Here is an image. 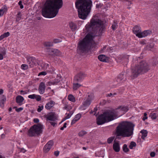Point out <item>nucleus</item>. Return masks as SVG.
I'll use <instances>...</instances> for the list:
<instances>
[{"label": "nucleus", "instance_id": "79ce46f5", "mask_svg": "<svg viewBox=\"0 0 158 158\" xmlns=\"http://www.w3.org/2000/svg\"><path fill=\"white\" fill-rule=\"evenodd\" d=\"M116 95H117V93H114L113 94L110 93L106 94V96L107 97H110Z\"/></svg>", "mask_w": 158, "mask_h": 158}, {"label": "nucleus", "instance_id": "a18cd8bd", "mask_svg": "<svg viewBox=\"0 0 158 158\" xmlns=\"http://www.w3.org/2000/svg\"><path fill=\"white\" fill-rule=\"evenodd\" d=\"M60 81V80L57 79H55L53 81V84L55 85H56L58 82Z\"/></svg>", "mask_w": 158, "mask_h": 158}, {"label": "nucleus", "instance_id": "4468645a", "mask_svg": "<svg viewBox=\"0 0 158 158\" xmlns=\"http://www.w3.org/2000/svg\"><path fill=\"white\" fill-rule=\"evenodd\" d=\"M126 79L125 75H124V74L121 73L118 76L117 79V81L118 83H120L126 81Z\"/></svg>", "mask_w": 158, "mask_h": 158}, {"label": "nucleus", "instance_id": "f3484780", "mask_svg": "<svg viewBox=\"0 0 158 158\" xmlns=\"http://www.w3.org/2000/svg\"><path fill=\"white\" fill-rule=\"evenodd\" d=\"M24 100L23 97L20 95H18L16 98V102L20 106L22 104V102Z\"/></svg>", "mask_w": 158, "mask_h": 158}, {"label": "nucleus", "instance_id": "6ab92c4d", "mask_svg": "<svg viewBox=\"0 0 158 158\" xmlns=\"http://www.w3.org/2000/svg\"><path fill=\"white\" fill-rule=\"evenodd\" d=\"M113 149L115 152H118L120 151V145L118 143L114 142L113 144Z\"/></svg>", "mask_w": 158, "mask_h": 158}, {"label": "nucleus", "instance_id": "c9c22d12", "mask_svg": "<svg viewBox=\"0 0 158 158\" xmlns=\"http://www.w3.org/2000/svg\"><path fill=\"white\" fill-rule=\"evenodd\" d=\"M22 69L24 70H26L28 68V66L26 64H23L21 65Z\"/></svg>", "mask_w": 158, "mask_h": 158}, {"label": "nucleus", "instance_id": "f704fd0d", "mask_svg": "<svg viewBox=\"0 0 158 158\" xmlns=\"http://www.w3.org/2000/svg\"><path fill=\"white\" fill-rule=\"evenodd\" d=\"M114 139V137H111L107 139V142L108 143H110L112 142Z\"/></svg>", "mask_w": 158, "mask_h": 158}, {"label": "nucleus", "instance_id": "bf43d9fd", "mask_svg": "<svg viewBox=\"0 0 158 158\" xmlns=\"http://www.w3.org/2000/svg\"><path fill=\"white\" fill-rule=\"evenodd\" d=\"M77 121V120L75 118H74L72 121L71 122V124H73L76 123V122Z\"/></svg>", "mask_w": 158, "mask_h": 158}, {"label": "nucleus", "instance_id": "1a4fd4ad", "mask_svg": "<svg viewBox=\"0 0 158 158\" xmlns=\"http://www.w3.org/2000/svg\"><path fill=\"white\" fill-rule=\"evenodd\" d=\"M27 64L31 67H33L34 65H36L38 64L40 65V63L38 62V61L36 60L34 57L30 56L27 57Z\"/></svg>", "mask_w": 158, "mask_h": 158}, {"label": "nucleus", "instance_id": "4be33fe9", "mask_svg": "<svg viewBox=\"0 0 158 158\" xmlns=\"http://www.w3.org/2000/svg\"><path fill=\"white\" fill-rule=\"evenodd\" d=\"M69 27L73 31H75L77 29V26L76 24L73 22H71L69 23Z\"/></svg>", "mask_w": 158, "mask_h": 158}, {"label": "nucleus", "instance_id": "2eb2a0df", "mask_svg": "<svg viewBox=\"0 0 158 158\" xmlns=\"http://www.w3.org/2000/svg\"><path fill=\"white\" fill-rule=\"evenodd\" d=\"M151 33V31L150 30H145L143 32H141L140 34L137 35L138 37L139 38L144 37L145 36L150 35Z\"/></svg>", "mask_w": 158, "mask_h": 158}, {"label": "nucleus", "instance_id": "473e14b6", "mask_svg": "<svg viewBox=\"0 0 158 158\" xmlns=\"http://www.w3.org/2000/svg\"><path fill=\"white\" fill-rule=\"evenodd\" d=\"M86 134L87 132L86 131H81L78 133V135L80 137H82Z\"/></svg>", "mask_w": 158, "mask_h": 158}, {"label": "nucleus", "instance_id": "a211bd4d", "mask_svg": "<svg viewBox=\"0 0 158 158\" xmlns=\"http://www.w3.org/2000/svg\"><path fill=\"white\" fill-rule=\"evenodd\" d=\"M133 31L136 35L138 37L137 35L140 34L141 32L140 27L137 26H135L133 28Z\"/></svg>", "mask_w": 158, "mask_h": 158}, {"label": "nucleus", "instance_id": "cd10ccee", "mask_svg": "<svg viewBox=\"0 0 158 158\" xmlns=\"http://www.w3.org/2000/svg\"><path fill=\"white\" fill-rule=\"evenodd\" d=\"M39 63H40V65L42 68L45 67L46 68H47L48 67H49L48 64H46L45 63H44L42 61H39Z\"/></svg>", "mask_w": 158, "mask_h": 158}, {"label": "nucleus", "instance_id": "9d476101", "mask_svg": "<svg viewBox=\"0 0 158 158\" xmlns=\"http://www.w3.org/2000/svg\"><path fill=\"white\" fill-rule=\"evenodd\" d=\"M86 76V74L84 73L80 72L75 76L73 81L74 82H81Z\"/></svg>", "mask_w": 158, "mask_h": 158}, {"label": "nucleus", "instance_id": "0eeeda50", "mask_svg": "<svg viewBox=\"0 0 158 158\" xmlns=\"http://www.w3.org/2000/svg\"><path fill=\"white\" fill-rule=\"evenodd\" d=\"M43 125L40 124L34 125L32 126L28 131V135L30 137L38 135L42 133Z\"/></svg>", "mask_w": 158, "mask_h": 158}, {"label": "nucleus", "instance_id": "6e6552de", "mask_svg": "<svg viewBox=\"0 0 158 158\" xmlns=\"http://www.w3.org/2000/svg\"><path fill=\"white\" fill-rule=\"evenodd\" d=\"M87 97L85 98L83 102L81 107H86L89 106L91 104V101L94 98V95L93 93H88Z\"/></svg>", "mask_w": 158, "mask_h": 158}, {"label": "nucleus", "instance_id": "49530a36", "mask_svg": "<svg viewBox=\"0 0 158 158\" xmlns=\"http://www.w3.org/2000/svg\"><path fill=\"white\" fill-rule=\"evenodd\" d=\"M38 101H39L41 100V97L40 95H36V98H35Z\"/></svg>", "mask_w": 158, "mask_h": 158}, {"label": "nucleus", "instance_id": "7c9ffc66", "mask_svg": "<svg viewBox=\"0 0 158 158\" xmlns=\"http://www.w3.org/2000/svg\"><path fill=\"white\" fill-rule=\"evenodd\" d=\"M53 45L52 44V43L49 42H45L44 43V46L47 48L48 47L52 46Z\"/></svg>", "mask_w": 158, "mask_h": 158}, {"label": "nucleus", "instance_id": "aec40b11", "mask_svg": "<svg viewBox=\"0 0 158 158\" xmlns=\"http://www.w3.org/2000/svg\"><path fill=\"white\" fill-rule=\"evenodd\" d=\"M6 97L3 95H0V106L3 107L4 106V102L6 101Z\"/></svg>", "mask_w": 158, "mask_h": 158}, {"label": "nucleus", "instance_id": "5fc2aeb1", "mask_svg": "<svg viewBox=\"0 0 158 158\" xmlns=\"http://www.w3.org/2000/svg\"><path fill=\"white\" fill-rule=\"evenodd\" d=\"M23 110V108L20 107L17 109H16V110L17 112H19L20 111L22 110Z\"/></svg>", "mask_w": 158, "mask_h": 158}, {"label": "nucleus", "instance_id": "20e7f679", "mask_svg": "<svg viewBox=\"0 0 158 158\" xmlns=\"http://www.w3.org/2000/svg\"><path fill=\"white\" fill-rule=\"evenodd\" d=\"M135 125L130 122H124L119 123L116 127L115 135L116 137H129L133 134Z\"/></svg>", "mask_w": 158, "mask_h": 158}, {"label": "nucleus", "instance_id": "f03ea898", "mask_svg": "<svg viewBox=\"0 0 158 158\" xmlns=\"http://www.w3.org/2000/svg\"><path fill=\"white\" fill-rule=\"evenodd\" d=\"M63 5L62 0H47L42 9V15L46 18L55 17Z\"/></svg>", "mask_w": 158, "mask_h": 158}, {"label": "nucleus", "instance_id": "a878e982", "mask_svg": "<svg viewBox=\"0 0 158 158\" xmlns=\"http://www.w3.org/2000/svg\"><path fill=\"white\" fill-rule=\"evenodd\" d=\"M158 115L156 113H151L149 117L152 119L154 120L156 118Z\"/></svg>", "mask_w": 158, "mask_h": 158}, {"label": "nucleus", "instance_id": "603ef678", "mask_svg": "<svg viewBox=\"0 0 158 158\" xmlns=\"http://www.w3.org/2000/svg\"><path fill=\"white\" fill-rule=\"evenodd\" d=\"M50 124L53 127H54L56 125H57V123L55 122L54 121L53 122H50Z\"/></svg>", "mask_w": 158, "mask_h": 158}, {"label": "nucleus", "instance_id": "338daca9", "mask_svg": "<svg viewBox=\"0 0 158 158\" xmlns=\"http://www.w3.org/2000/svg\"><path fill=\"white\" fill-rule=\"evenodd\" d=\"M3 93V90L2 89H0V94H2Z\"/></svg>", "mask_w": 158, "mask_h": 158}, {"label": "nucleus", "instance_id": "3c124183", "mask_svg": "<svg viewBox=\"0 0 158 158\" xmlns=\"http://www.w3.org/2000/svg\"><path fill=\"white\" fill-rule=\"evenodd\" d=\"M20 94L21 95H24L26 94L27 93L25 91H24L23 90H21L20 91Z\"/></svg>", "mask_w": 158, "mask_h": 158}, {"label": "nucleus", "instance_id": "58836bf2", "mask_svg": "<svg viewBox=\"0 0 158 158\" xmlns=\"http://www.w3.org/2000/svg\"><path fill=\"white\" fill-rule=\"evenodd\" d=\"M36 95L35 94H33L28 95V98L31 99H34L36 98Z\"/></svg>", "mask_w": 158, "mask_h": 158}, {"label": "nucleus", "instance_id": "5701e85b", "mask_svg": "<svg viewBox=\"0 0 158 158\" xmlns=\"http://www.w3.org/2000/svg\"><path fill=\"white\" fill-rule=\"evenodd\" d=\"M98 59L100 61L106 62L107 60L106 56L104 55H100L98 57Z\"/></svg>", "mask_w": 158, "mask_h": 158}, {"label": "nucleus", "instance_id": "37998d69", "mask_svg": "<svg viewBox=\"0 0 158 158\" xmlns=\"http://www.w3.org/2000/svg\"><path fill=\"white\" fill-rule=\"evenodd\" d=\"M72 113H69L68 114L67 116L65 117V119H67L69 118L72 115Z\"/></svg>", "mask_w": 158, "mask_h": 158}, {"label": "nucleus", "instance_id": "c756f323", "mask_svg": "<svg viewBox=\"0 0 158 158\" xmlns=\"http://www.w3.org/2000/svg\"><path fill=\"white\" fill-rule=\"evenodd\" d=\"M123 152H127L129 151L128 148L127 147V145L126 144H124L123 145Z\"/></svg>", "mask_w": 158, "mask_h": 158}, {"label": "nucleus", "instance_id": "423d86ee", "mask_svg": "<svg viewBox=\"0 0 158 158\" xmlns=\"http://www.w3.org/2000/svg\"><path fill=\"white\" fill-rule=\"evenodd\" d=\"M117 111L114 110H107L98 117L97 123L98 125H101L112 121L117 116Z\"/></svg>", "mask_w": 158, "mask_h": 158}, {"label": "nucleus", "instance_id": "864d4df0", "mask_svg": "<svg viewBox=\"0 0 158 158\" xmlns=\"http://www.w3.org/2000/svg\"><path fill=\"white\" fill-rule=\"evenodd\" d=\"M59 153H60L59 151H55L54 152V155L56 156H58L59 155Z\"/></svg>", "mask_w": 158, "mask_h": 158}, {"label": "nucleus", "instance_id": "e433bc0d", "mask_svg": "<svg viewBox=\"0 0 158 158\" xmlns=\"http://www.w3.org/2000/svg\"><path fill=\"white\" fill-rule=\"evenodd\" d=\"M21 13L20 12H19L17 15L16 20L17 21H19L21 18V16L20 15Z\"/></svg>", "mask_w": 158, "mask_h": 158}, {"label": "nucleus", "instance_id": "6e6d98bb", "mask_svg": "<svg viewBox=\"0 0 158 158\" xmlns=\"http://www.w3.org/2000/svg\"><path fill=\"white\" fill-rule=\"evenodd\" d=\"M150 155L152 157H154L155 156V153L154 152H151Z\"/></svg>", "mask_w": 158, "mask_h": 158}, {"label": "nucleus", "instance_id": "c85d7f7f", "mask_svg": "<svg viewBox=\"0 0 158 158\" xmlns=\"http://www.w3.org/2000/svg\"><path fill=\"white\" fill-rule=\"evenodd\" d=\"M68 99L69 101L73 102H75L76 101L74 97L72 94H69V95Z\"/></svg>", "mask_w": 158, "mask_h": 158}, {"label": "nucleus", "instance_id": "39448f33", "mask_svg": "<svg viewBox=\"0 0 158 158\" xmlns=\"http://www.w3.org/2000/svg\"><path fill=\"white\" fill-rule=\"evenodd\" d=\"M150 69V66L148 63L145 61H141L132 68L131 77L132 79H135L139 75L147 73Z\"/></svg>", "mask_w": 158, "mask_h": 158}, {"label": "nucleus", "instance_id": "72a5a7b5", "mask_svg": "<svg viewBox=\"0 0 158 158\" xmlns=\"http://www.w3.org/2000/svg\"><path fill=\"white\" fill-rule=\"evenodd\" d=\"M136 146V143L135 142L132 141L130 143V145L129 147L130 149H132L133 147H135Z\"/></svg>", "mask_w": 158, "mask_h": 158}, {"label": "nucleus", "instance_id": "de8ad7c7", "mask_svg": "<svg viewBox=\"0 0 158 158\" xmlns=\"http://www.w3.org/2000/svg\"><path fill=\"white\" fill-rule=\"evenodd\" d=\"M47 73L46 72L43 71L40 73L38 74V76L40 75H46Z\"/></svg>", "mask_w": 158, "mask_h": 158}, {"label": "nucleus", "instance_id": "052dcab7", "mask_svg": "<svg viewBox=\"0 0 158 158\" xmlns=\"http://www.w3.org/2000/svg\"><path fill=\"white\" fill-rule=\"evenodd\" d=\"M33 121L35 123H38L39 122V120L38 118H35L34 119Z\"/></svg>", "mask_w": 158, "mask_h": 158}, {"label": "nucleus", "instance_id": "ddd939ff", "mask_svg": "<svg viewBox=\"0 0 158 158\" xmlns=\"http://www.w3.org/2000/svg\"><path fill=\"white\" fill-rule=\"evenodd\" d=\"M53 144V141L50 140L45 145L44 148V151L45 153L48 152L51 149Z\"/></svg>", "mask_w": 158, "mask_h": 158}, {"label": "nucleus", "instance_id": "680f3d73", "mask_svg": "<svg viewBox=\"0 0 158 158\" xmlns=\"http://www.w3.org/2000/svg\"><path fill=\"white\" fill-rule=\"evenodd\" d=\"M20 151L21 152L23 153H24L26 152V150L24 149V148H22L21 149Z\"/></svg>", "mask_w": 158, "mask_h": 158}, {"label": "nucleus", "instance_id": "412c9836", "mask_svg": "<svg viewBox=\"0 0 158 158\" xmlns=\"http://www.w3.org/2000/svg\"><path fill=\"white\" fill-rule=\"evenodd\" d=\"M55 103L54 101H51L46 104L45 106V108L47 110H50L53 107L55 104Z\"/></svg>", "mask_w": 158, "mask_h": 158}, {"label": "nucleus", "instance_id": "8fccbe9b", "mask_svg": "<svg viewBox=\"0 0 158 158\" xmlns=\"http://www.w3.org/2000/svg\"><path fill=\"white\" fill-rule=\"evenodd\" d=\"M147 114L146 113H144V117L142 118V120L143 121L145 120L146 119H147Z\"/></svg>", "mask_w": 158, "mask_h": 158}, {"label": "nucleus", "instance_id": "4c0bfd02", "mask_svg": "<svg viewBox=\"0 0 158 158\" xmlns=\"http://www.w3.org/2000/svg\"><path fill=\"white\" fill-rule=\"evenodd\" d=\"M81 114H78L75 115V117L74 118L76 119L77 120V121H78L80 119V118L81 117Z\"/></svg>", "mask_w": 158, "mask_h": 158}, {"label": "nucleus", "instance_id": "69168bd1", "mask_svg": "<svg viewBox=\"0 0 158 158\" xmlns=\"http://www.w3.org/2000/svg\"><path fill=\"white\" fill-rule=\"evenodd\" d=\"M3 55L0 53V60H2L3 59Z\"/></svg>", "mask_w": 158, "mask_h": 158}, {"label": "nucleus", "instance_id": "2f4dec72", "mask_svg": "<svg viewBox=\"0 0 158 158\" xmlns=\"http://www.w3.org/2000/svg\"><path fill=\"white\" fill-rule=\"evenodd\" d=\"M118 27L117 23L115 21H114L113 23L111 26L112 29L113 30H115Z\"/></svg>", "mask_w": 158, "mask_h": 158}, {"label": "nucleus", "instance_id": "9b49d317", "mask_svg": "<svg viewBox=\"0 0 158 158\" xmlns=\"http://www.w3.org/2000/svg\"><path fill=\"white\" fill-rule=\"evenodd\" d=\"M45 118L47 120L55 121L57 120V116L54 112H51L47 114Z\"/></svg>", "mask_w": 158, "mask_h": 158}, {"label": "nucleus", "instance_id": "7ed1b4c3", "mask_svg": "<svg viewBox=\"0 0 158 158\" xmlns=\"http://www.w3.org/2000/svg\"><path fill=\"white\" fill-rule=\"evenodd\" d=\"M92 2L90 0H77L75 6L78 10L79 18L85 19L89 14L91 9Z\"/></svg>", "mask_w": 158, "mask_h": 158}, {"label": "nucleus", "instance_id": "e2e57ef3", "mask_svg": "<svg viewBox=\"0 0 158 158\" xmlns=\"http://www.w3.org/2000/svg\"><path fill=\"white\" fill-rule=\"evenodd\" d=\"M4 38H5V37L3 35H1L0 36V41L2 40Z\"/></svg>", "mask_w": 158, "mask_h": 158}, {"label": "nucleus", "instance_id": "ea45409f", "mask_svg": "<svg viewBox=\"0 0 158 158\" xmlns=\"http://www.w3.org/2000/svg\"><path fill=\"white\" fill-rule=\"evenodd\" d=\"M43 107L44 106H38V108L37 109V111L39 112H40L43 109Z\"/></svg>", "mask_w": 158, "mask_h": 158}, {"label": "nucleus", "instance_id": "13d9d810", "mask_svg": "<svg viewBox=\"0 0 158 158\" xmlns=\"http://www.w3.org/2000/svg\"><path fill=\"white\" fill-rule=\"evenodd\" d=\"M60 42L59 40L58 39H56L53 40V42L55 43H59Z\"/></svg>", "mask_w": 158, "mask_h": 158}, {"label": "nucleus", "instance_id": "09e8293b", "mask_svg": "<svg viewBox=\"0 0 158 158\" xmlns=\"http://www.w3.org/2000/svg\"><path fill=\"white\" fill-rule=\"evenodd\" d=\"M18 4H19V5L20 6V8L21 9H23V4H22V2L21 1H20L18 3Z\"/></svg>", "mask_w": 158, "mask_h": 158}, {"label": "nucleus", "instance_id": "c03bdc74", "mask_svg": "<svg viewBox=\"0 0 158 158\" xmlns=\"http://www.w3.org/2000/svg\"><path fill=\"white\" fill-rule=\"evenodd\" d=\"M5 38L7 37L10 35V33L9 32H7L4 33L3 34Z\"/></svg>", "mask_w": 158, "mask_h": 158}, {"label": "nucleus", "instance_id": "a19ab883", "mask_svg": "<svg viewBox=\"0 0 158 158\" xmlns=\"http://www.w3.org/2000/svg\"><path fill=\"white\" fill-rule=\"evenodd\" d=\"M158 64V57L156 58V59H155L154 61V62L153 63V65H156L157 64Z\"/></svg>", "mask_w": 158, "mask_h": 158}, {"label": "nucleus", "instance_id": "774afa93", "mask_svg": "<svg viewBox=\"0 0 158 158\" xmlns=\"http://www.w3.org/2000/svg\"><path fill=\"white\" fill-rule=\"evenodd\" d=\"M5 137V135L4 134H2L1 135V137L2 138H3Z\"/></svg>", "mask_w": 158, "mask_h": 158}, {"label": "nucleus", "instance_id": "dca6fc26", "mask_svg": "<svg viewBox=\"0 0 158 158\" xmlns=\"http://www.w3.org/2000/svg\"><path fill=\"white\" fill-rule=\"evenodd\" d=\"M45 87L44 83L41 82L39 87V92L41 94H43L45 90Z\"/></svg>", "mask_w": 158, "mask_h": 158}, {"label": "nucleus", "instance_id": "f8f14e48", "mask_svg": "<svg viewBox=\"0 0 158 158\" xmlns=\"http://www.w3.org/2000/svg\"><path fill=\"white\" fill-rule=\"evenodd\" d=\"M46 51L48 54L50 55L58 56L59 54V51L56 49L47 48Z\"/></svg>", "mask_w": 158, "mask_h": 158}, {"label": "nucleus", "instance_id": "393cba45", "mask_svg": "<svg viewBox=\"0 0 158 158\" xmlns=\"http://www.w3.org/2000/svg\"><path fill=\"white\" fill-rule=\"evenodd\" d=\"M81 86V85L80 84L78 83L77 82H75L73 83V88L74 90H76L79 88Z\"/></svg>", "mask_w": 158, "mask_h": 158}, {"label": "nucleus", "instance_id": "4d7b16f0", "mask_svg": "<svg viewBox=\"0 0 158 158\" xmlns=\"http://www.w3.org/2000/svg\"><path fill=\"white\" fill-rule=\"evenodd\" d=\"M53 81H50L48 82V85L50 86L52 85H54V84H53L54 83H53Z\"/></svg>", "mask_w": 158, "mask_h": 158}, {"label": "nucleus", "instance_id": "b1692460", "mask_svg": "<svg viewBox=\"0 0 158 158\" xmlns=\"http://www.w3.org/2000/svg\"><path fill=\"white\" fill-rule=\"evenodd\" d=\"M140 133L142 134V139H144L145 137L147 135V131L146 130H143L140 131Z\"/></svg>", "mask_w": 158, "mask_h": 158}, {"label": "nucleus", "instance_id": "f257e3e1", "mask_svg": "<svg viewBox=\"0 0 158 158\" xmlns=\"http://www.w3.org/2000/svg\"><path fill=\"white\" fill-rule=\"evenodd\" d=\"M88 27L89 30H92V32L87 34L77 44V52L80 54L87 51L93 41L94 37L101 35L105 28L103 21L99 19H93L89 24L86 26V27Z\"/></svg>", "mask_w": 158, "mask_h": 158}, {"label": "nucleus", "instance_id": "bb28decb", "mask_svg": "<svg viewBox=\"0 0 158 158\" xmlns=\"http://www.w3.org/2000/svg\"><path fill=\"white\" fill-rule=\"evenodd\" d=\"M119 109H121V110L122 111H123L124 112H127L128 110V109L127 108V107L126 106H119L118 107V108H117L116 110H114L116 111V110Z\"/></svg>", "mask_w": 158, "mask_h": 158}, {"label": "nucleus", "instance_id": "0e129e2a", "mask_svg": "<svg viewBox=\"0 0 158 158\" xmlns=\"http://www.w3.org/2000/svg\"><path fill=\"white\" fill-rule=\"evenodd\" d=\"M98 109L97 107H95L94 108V111L95 112L94 115H95V114L96 113V112L97 111Z\"/></svg>", "mask_w": 158, "mask_h": 158}]
</instances>
